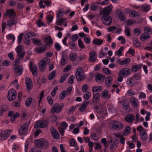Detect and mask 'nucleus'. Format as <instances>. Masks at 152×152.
<instances>
[{"instance_id":"nucleus-1","label":"nucleus","mask_w":152,"mask_h":152,"mask_svg":"<svg viewBox=\"0 0 152 152\" xmlns=\"http://www.w3.org/2000/svg\"><path fill=\"white\" fill-rule=\"evenodd\" d=\"M35 143L39 148L42 149H47L49 147V144L48 141L45 139H41L36 140Z\"/></svg>"},{"instance_id":"nucleus-2","label":"nucleus","mask_w":152,"mask_h":152,"mask_svg":"<svg viewBox=\"0 0 152 152\" xmlns=\"http://www.w3.org/2000/svg\"><path fill=\"white\" fill-rule=\"evenodd\" d=\"M64 106L63 103H61L60 105L58 103H55L53 106L50 109V112L52 113H60Z\"/></svg>"},{"instance_id":"nucleus-3","label":"nucleus","mask_w":152,"mask_h":152,"mask_svg":"<svg viewBox=\"0 0 152 152\" xmlns=\"http://www.w3.org/2000/svg\"><path fill=\"white\" fill-rule=\"evenodd\" d=\"M48 124V122L45 120H41L38 121L35 124L34 127L35 128H44L46 127Z\"/></svg>"},{"instance_id":"nucleus-4","label":"nucleus","mask_w":152,"mask_h":152,"mask_svg":"<svg viewBox=\"0 0 152 152\" xmlns=\"http://www.w3.org/2000/svg\"><path fill=\"white\" fill-rule=\"evenodd\" d=\"M75 76L77 80L79 81H82L84 79L85 77L81 68L79 67L77 68L75 74Z\"/></svg>"},{"instance_id":"nucleus-5","label":"nucleus","mask_w":152,"mask_h":152,"mask_svg":"<svg viewBox=\"0 0 152 152\" xmlns=\"http://www.w3.org/2000/svg\"><path fill=\"white\" fill-rule=\"evenodd\" d=\"M17 93L14 89H10L8 91L7 98L8 100L12 101L15 99L17 97Z\"/></svg>"},{"instance_id":"nucleus-6","label":"nucleus","mask_w":152,"mask_h":152,"mask_svg":"<svg viewBox=\"0 0 152 152\" xmlns=\"http://www.w3.org/2000/svg\"><path fill=\"white\" fill-rule=\"evenodd\" d=\"M103 23L105 25L109 26L112 22V18L110 15H103L102 18Z\"/></svg>"},{"instance_id":"nucleus-7","label":"nucleus","mask_w":152,"mask_h":152,"mask_svg":"<svg viewBox=\"0 0 152 152\" xmlns=\"http://www.w3.org/2000/svg\"><path fill=\"white\" fill-rule=\"evenodd\" d=\"M15 50L19 58L20 59L23 58L25 53V51L23 50L22 46L21 45H18L16 47Z\"/></svg>"},{"instance_id":"nucleus-8","label":"nucleus","mask_w":152,"mask_h":152,"mask_svg":"<svg viewBox=\"0 0 152 152\" xmlns=\"http://www.w3.org/2000/svg\"><path fill=\"white\" fill-rule=\"evenodd\" d=\"M112 127L115 130L121 129L123 127V124L120 122L116 121H114L112 122Z\"/></svg>"},{"instance_id":"nucleus-9","label":"nucleus","mask_w":152,"mask_h":152,"mask_svg":"<svg viewBox=\"0 0 152 152\" xmlns=\"http://www.w3.org/2000/svg\"><path fill=\"white\" fill-rule=\"evenodd\" d=\"M124 77L128 76L131 73V70L128 68H123L119 72Z\"/></svg>"},{"instance_id":"nucleus-10","label":"nucleus","mask_w":152,"mask_h":152,"mask_svg":"<svg viewBox=\"0 0 152 152\" xmlns=\"http://www.w3.org/2000/svg\"><path fill=\"white\" fill-rule=\"evenodd\" d=\"M29 125L28 124L25 123L19 129L18 132L19 134H25L27 131Z\"/></svg>"},{"instance_id":"nucleus-11","label":"nucleus","mask_w":152,"mask_h":152,"mask_svg":"<svg viewBox=\"0 0 152 152\" xmlns=\"http://www.w3.org/2000/svg\"><path fill=\"white\" fill-rule=\"evenodd\" d=\"M96 55L97 54L94 51L92 50L89 53V61L90 62H95L97 58Z\"/></svg>"},{"instance_id":"nucleus-12","label":"nucleus","mask_w":152,"mask_h":152,"mask_svg":"<svg viewBox=\"0 0 152 152\" xmlns=\"http://www.w3.org/2000/svg\"><path fill=\"white\" fill-rule=\"evenodd\" d=\"M9 132L8 130L2 131L0 134V140L2 141L7 139L10 135Z\"/></svg>"},{"instance_id":"nucleus-13","label":"nucleus","mask_w":152,"mask_h":152,"mask_svg":"<svg viewBox=\"0 0 152 152\" xmlns=\"http://www.w3.org/2000/svg\"><path fill=\"white\" fill-rule=\"evenodd\" d=\"M25 83L27 89L29 90L32 88L33 83L31 79L29 77H26L25 79Z\"/></svg>"},{"instance_id":"nucleus-14","label":"nucleus","mask_w":152,"mask_h":152,"mask_svg":"<svg viewBox=\"0 0 152 152\" xmlns=\"http://www.w3.org/2000/svg\"><path fill=\"white\" fill-rule=\"evenodd\" d=\"M47 49L46 47L44 45L43 47H36L35 48L34 50L37 53L41 54L45 53Z\"/></svg>"},{"instance_id":"nucleus-15","label":"nucleus","mask_w":152,"mask_h":152,"mask_svg":"<svg viewBox=\"0 0 152 152\" xmlns=\"http://www.w3.org/2000/svg\"><path fill=\"white\" fill-rule=\"evenodd\" d=\"M118 102L122 104L123 108L125 110L128 109L129 107V102L128 100L126 99H123L121 101H119Z\"/></svg>"},{"instance_id":"nucleus-16","label":"nucleus","mask_w":152,"mask_h":152,"mask_svg":"<svg viewBox=\"0 0 152 152\" xmlns=\"http://www.w3.org/2000/svg\"><path fill=\"white\" fill-rule=\"evenodd\" d=\"M5 15L6 16H9L10 18H14L15 16V13L13 9H7Z\"/></svg>"},{"instance_id":"nucleus-17","label":"nucleus","mask_w":152,"mask_h":152,"mask_svg":"<svg viewBox=\"0 0 152 152\" xmlns=\"http://www.w3.org/2000/svg\"><path fill=\"white\" fill-rule=\"evenodd\" d=\"M111 5H109L107 7H105L103 10L102 13L103 15H110V13L112 8L111 7Z\"/></svg>"},{"instance_id":"nucleus-18","label":"nucleus","mask_w":152,"mask_h":152,"mask_svg":"<svg viewBox=\"0 0 152 152\" xmlns=\"http://www.w3.org/2000/svg\"><path fill=\"white\" fill-rule=\"evenodd\" d=\"M95 77L96 81L99 83L103 81L104 78V75L99 73H97L95 75Z\"/></svg>"},{"instance_id":"nucleus-19","label":"nucleus","mask_w":152,"mask_h":152,"mask_svg":"<svg viewBox=\"0 0 152 152\" xmlns=\"http://www.w3.org/2000/svg\"><path fill=\"white\" fill-rule=\"evenodd\" d=\"M51 133L53 137L55 139H58L59 137V134L56 130L53 127L50 129Z\"/></svg>"},{"instance_id":"nucleus-20","label":"nucleus","mask_w":152,"mask_h":152,"mask_svg":"<svg viewBox=\"0 0 152 152\" xmlns=\"http://www.w3.org/2000/svg\"><path fill=\"white\" fill-rule=\"evenodd\" d=\"M29 67L33 75H36L37 74V70L36 65L34 64L33 65L31 62Z\"/></svg>"},{"instance_id":"nucleus-21","label":"nucleus","mask_w":152,"mask_h":152,"mask_svg":"<svg viewBox=\"0 0 152 152\" xmlns=\"http://www.w3.org/2000/svg\"><path fill=\"white\" fill-rule=\"evenodd\" d=\"M46 63L45 61L43 60L40 61L39 65V70L41 72L43 71L46 68Z\"/></svg>"},{"instance_id":"nucleus-22","label":"nucleus","mask_w":152,"mask_h":152,"mask_svg":"<svg viewBox=\"0 0 152 152\" xmlns=\"http://www.w3.org/2000/svg\"><path fill=\"white\" fill-rule=\"evenodd\" d=\"M135 117L134 115L131 114H129L125 118V121L129 123H132L135 119Z\"/></svg>"},{"instance_id":"nucleus-23","label":"nucleus","mask_w":152,"mask_h":152,"mask_svg":"<svg viewBox=\"0 0 152 152\" xmlns=\"http://www.w3.org/2000/svg\"><path fill=\"white\" fill-rule=\"evenodd\" d=\"M15 72L18 75L22 74L23 72V67L22 66H18L14 67Z\"/></svg>"},{"instance_id":"nucleus-24","label":"nucleus","mask_w":152,"mask_h":152,"mask_svg":"<svg viewBox=\"0 0 152 152\" xmlns=\"http://www.w3.org/2000/svg\"><path fill=\"white\" fill-rule=\"evenodd\" d=\"M151 36L147 32L142 33L140 36V39L142 41H145L147 39H149Z\"/></svg>"},{"instance_id":"nucleus-25","label":"nucleus","mask_w":152,"mask_h":152,"mask_svg":"<svg viewBox=\"0 0 152 152\" xmlns=\"http://www.w3.org/2000/svg\"><path fill=\"white\" fill-rule=\"evenodd\" d=\"M67 56L66 54H63L61 60V61L60 64L62 65H64L66 64L67 62Z\"/></svg>"},{"instance_id":"nucleus-26","label":"nucleus","mask_w":152,"mask_h":152,"mask_svg":"<svg viewBox=\"0 0 152 152\" xmlns=\"http://www.w3.org/2000/svg\"><path fill=\"white\" fill-rule=\"evenodd\" d=\"M130 101L132 105L134 107H137L138 104V101L135 98L131 97L130 99Z\"/></svg>"},{"instance_id":"nucleus-27","label":"nucleus","mask_w":152,"mask_h":152,"mask_svg":"<svg viewBox=\"0 0 152 152\" xmlns=\"http://www.w3.org/2000/svg\"><path fill=\"white\" fill-rule=\"evenodd\" d=\"M89 104V102L88 101H85L81 105L80 107L79 108V110L80 112L84 111L87 106Z\"/></svg>"},{"instance_id":"nucleus-28","label":"nucleus","mask_w":152,"mask_h":152,"mask_svg":"<svg viewBox=\"0 0 152 152\" xmlns=\"http://www.w3.org/2000/svg\"><path fill=\"white\" fill-rule=\"evenodd\" d=\"M117 61L118 63L119 64L124 65L129 63L130 60L129 58H126L122 61H120V59H119Z\"/></svg>"},{"instance_id":"nucleus-29","label":"nucleus","mask_w":152,"mask_h":152,"mask_svg":"<svg viewBox=\"0 0 152 152\" xmlns=\"http://www.w3.org/2000/svg\"><path fill=\"white\" fill-rule=\"evenodd\" d=\"M112 80V77L110 76H108L105 79V83L107 86L109 87L110 86L111 84V81Z\"/></svg>"},{"instance_id":"nucleus-30","label":"nucleus","mask_w":152,"mask_h":152,"mask_svg":"<svg viewBox=\"0 0 152 152\" xmlns=\"http://www.w3.org/2000/svg\"><path fill=\"white\" fill-rule=\"evenodd\" d=\"M103 40L98 38H95L93 41V42L95 44L99 45L102 44Z\"/></svg>"},{"instance_id":"nucleus-31","label":"nucleus","mask_w":152,"mask_h":152,"mask_svg":"<svg viewBox=\"0 0 152 152\" xmlns=\"http://www.w3.org/2000/svg\"><path fill=\"white\" fill-rule=\"evenodd\" d=\"M126 83L129 87H132L134 85V80L132 78H129L127 79Z\"/></svg>"},{"instance_id":"nucleus-32","label":"nucleus","mask_w":152,"mask_h":152,"mask_svg":"<svg viewBox=\"0 0 152 152\" xmlns=\"http://www.w3.org/2000/svg\"><path fill=\"white\" fill-rule=\"evenodd\" d=\"M45 44L48 46H49L53 44V40L50 37H46L45 39Z\"/></svg>"},{"instance_id":"nucleus-33","label":"nucleus","mask_w":152,"mask_h":152,"mask_svg":"<svg viewBox=\"0 0 152 152\" xmlns=\"http://www.w3.org/2000/svg\"><path fill=\"white\" fill-rule=\"evenodd\" d=\"M69 73H65L63 74L61 77L60 80V83H62L69 76Z\"/></svg>"},{"instance_id":"nucleus-34","label":"nucleus","mask_w":152,"mask_h":152,"mask_svg":"<svg viewBox=\"0 0 152 152\" xmlns=\"http://www.w3.org/2000/svg\"><path fill=\"white\" fill-rule=\"evenodd\" d=\"M100 98V94L99 93H96V94L94 93L93 97V102H97L99 100Z\"/></svg>"},{"instance_id":"nucleus-35","label":"nucleus","mask_w":152,"mask_h":152,"mask_svg":"<svg viewBox=\"0 0 152 152\" xmlns=\"http://www.w3.org/2000/svg\"><path fill=\"white\" fill-rule=\"evenodd\" d=\"M94 108L96 111L99 113H102L103 111V108L102 107L96 105L95 106Z\"/></svg>"},{"instance_id":"nucleus-36","label":"nucleus","mask_w":152,"mask_h":152,"mask_svg":"<svg viewBox=\"0 0 152 152\" xmlns=\"http://www.w3.org/2000/svg\"><path fill=\"white\" fill-rule=\"evenodd\" d=\"M66 22V18H61L56 20V23L58 25H61L63 23Z\"/></svg>"},{"instance_id":"nucleus-37","label":"nucleus","mask_w":152,"mask_h":152,"mask_svg":"<svg viewBox=\"0 0 152 152\" xmlns=\"http://www.w3.org/2000/svg\"><path fill=\"white\" fill-rule=\"evenodd\" d=\"M67 92L65 91H63L60 94L59 98L61 100L63 99L66 96Z\"/></svg>"},{"instance_id":"nucleus-38","label":"nucleus","mask_w":152,"mask_h":152,"mask_svg":"<svg viewBox=\"0 0 152 152\" xmlns=\"http://www.w3.org/2000/svg\"><path fill=\"white\" fill-rule=\"evenodd\" d=\"M124 48L123 47H121L118 50L116 51L115 53V55H118L119 56H121L122 55V52L124 50Z\"/></svg>"},{"instance_id":"nucleus-39","label":"nucleus","mask_w":152,"mask_h":152,"mask_svg":"<svg viewBox=\"0 0 152 152\" xmlns=\"http://www.w3.org/2000/svg\"><path fill=\"white\" fill-rule=\"evenodd\" d=\"M33 42L34 44L36 45L40 46L42 45V42L38 38L35 39L33 41Z\"/></svg>"},{"instance_id":"nucleus-40","label":"nucleus","mask_w":152,"mask_h":152,"mask_svg":"<svg viewBox=\"0 0 152 152\" xmlns=\"http://www.w3.org/2000/svg\"><path fill=\"white\" fill-rule=\"evenodd\" d=\"M141 138L144 140H146L148 137L146 132L145 131L144 132L140 134Z\"/></svg>"},{"instance_id":"nucleus-41","label":"nucleus","mask_w":152,"mask_h":152,"mask_svg":"<svg viewBox=\"0 0 152 152\" xmlns=\"http://www.w3.org/2000/svg\"><path fill=\"white\" fill-rule=\"evenodd\" d=\"M103 89V88L101 86L94 87L92 88V91L93 92L99 91Z\"/></svg>"},{"instance_id":"nucleus-42","label":"nucleus","mask_w":152,"mask_h":152,"mask_svg":"<svg viewBox=\"0 0 152 152\" xmlns=\"http://www.w3.org/2000/svg\"><path fill=\"white\" fill-rule=\"evenodd\" d=\"M131 129L130 127L129 126H127L124 131L123 134L125 136L128 135L131 131Z\"/></svg>"},{"instance_id":"nucleus-43","label":"nucleus","mask_w":152,"mask_h":152,"mask_svg":"<svg viewBox=\"0 0 152 152\" xmlns=\"http://www.w3.org/2000/svg\"><path fill=\"white\" fill-rule=\"evenodd\" d=\"M125 33L128 37L130 36L131 35L130 29L126 26L125 27Z\"/></svg>"},{"instance_id":"nucleus-44","label":"nucleus","mask_w":152,"mask_h":152,"mask_svg":"<svg viewBox=\"0 0 152 152\" xmlns=\"http://www.w3.org/2000/svg\"><path fill=\"white\" fill-rule=\"evenodd\" d=\"M77 58V55L75 53H71L70 54V60L72 61H74Z\"/></svg>"},{"instance_id":"nucleus-45","label":"nucleus","mask_w":152,"mask_h":152,"mask_svg":"<svg viewBox=\"0 0 152 152\" xmlns=\"http://www.w3.org/2000/svg\"><path fill=\"white\" fill-rule=\"evenodd\" d=\"M134 45L136 47H139L141 46L140 43L138 40L137 39H134L133 40Z\"/></svg>"},{"instance_id":"nucleus-46","label":"nucleus","mask_w":152,"mask_h":152,"mask_svg":"<svg viewBox=\"0 0 152 152\" xmlns=\"http://www.w3.org/2000/svg\"><path fill=\"white\" fill-rule=\"evenodd\" d=\"M118 17L120 20L122 21H124L125 20V15L124 12H120L118 15Z\"/></svg>"},{"instance_id":"nucleus-47","label":"nucleus","mask_w":152,"mask_h":152,"mask_svg":"<svg viewBox=\"0 0 152 152\" xmlns=\"http://www.w3.org/2000/svg\"><path fill=\"white\" fill-rule=\"evenodd\" d=\"M108 95V91L107 90H105L102 91L101 93V95L102 97L106 98Z\"/></svg>"},{"instance_id":"nucleus-48","label":"nucleus","mask_w":152,"mask_h":152,"mask_svg":"<svg viewBox=\"0 0 152 152\" xmlns=\"http://www.w3.org/2000/svg\"><path fill=\"white\" fill-rule=\"evenodd\" d=\"M56 72L54 70L49 75L48 79L50 80L53 78L55 75Z\"/></svg>"},{"instance_id":"nucleus-49","label":"nucleus","mask_w":152,"mask_h":152,"mask_svg":"<svg viewBox=\"0 0 152 152\" xmlns=\"http://www.w3.org/2000/svg\"><path fill=\"white\" fill-rule=\"evenodd\" d=\"M141 9L143 11L147 12L150 9V7L148 6H142L141 7Z\"/></svg>"},{"instance_id":"nucleus-50","label":"nucleus","mask_w":152,"mask_h":152,"mask_svg":"<svg viewBox=\"0 0 152 152\" xmlns=\"http://www.w3.org/2000/svg\"><path fill=\"white\" fill-rule=\"evenodd\" d=\"M19 115V114L18 113H15L13 115L11 118L10 120L11 121H15V119Z\"/></svg>"},{"instance_id":"nucleus-51","label":"nucleus","mask_w":152,"mask_h":152,"mask_svg":"<svg viewBox=\"0 0 152 152\" xmlns=\"http://www.w3.org/2000/svg\"><path fill=\"white\" fill-rule=\"evenodd\" d=\"M15 22L16 21L14 19L10 20L7 21V25L9 26H11L14 25Z\"/></svg>"},{"instance_id":"nucleus-52","label":"nucleus","mask_w":152,"mask_h":152,"mask_svg":"<svg viewBox=\"0 0 152 152\" xmlns=\"http://www.w3.org/2000/svg\"><path fill=\"white\" fill-rule=\"evenodd\" d=\"M32 101V99L31 98H30L27 99L25 102V104L26 106L29 107Z\"/></svg>"},{"instance_id":"nucleus-53","label":"nucleus","mask_w":152,"mask_h":152,"mask_svg":"<svg viewBox=\"0 0 152 152\" xmlns=\"http://www.w3.org/2000/svg\"><path fill=\"white\" fill-rule=\"evenodd\" d=\"M63 12L61 9L60 10L57 14L56 17L58 18H61L63 16Z\"/></svg>"},{"instance_id":"nucleus-54","label":"nucleus","mask_w":152,"mask_h":152,"mask_svg":"<svg viewBox=\"0 0 152 152\" xmlns=\"http://www.w3.org/2000/svg\"><path fill=\"white\" fill-rule=\"evenodd\" d=\"M98 6L96 5L94 3L91 4L90 9L91 10L95 11L98 7Z\"/></svg>"},{"instance_id":"nucleus-55","label":"nucleus","mask_w":152,"mask_h":152,"mask_svg":"<svg viewBox=\"0 0 152 152\" xmlns=\"http://www.w3.org/2000/svg\"><path fill=\"white\" fill-rule=\"evenodd\" d=\"M75 80V77L73 75H72L69 78L68 81L69 83L72 84L73 83Z\"/></svg>"},{"instance_id":"nucleus-56","label":"nucleus","mask_w":152,"mask_h":152,"mask_svg":"<svg viewBox=\"0 0 152 152\" xmlns=\"http://www.w3.org/2000/svg\"><path fill=\"white\" fill-rule=\"evenodd\" d=\"M102 71L105 73L106 75L110 74L111 73V71L108 68H104L102 69Z\"/></svg>"},{"instance_id":"nucleus-57","label":"nucleus","mask_w":152,"mask_h":152,"mask_svg":"<svg viewBox=\"0 0 152 152\" xmlns=\"http://www.w3.org/2000/svg\"><path fill=\"white\" fill-rule=\"evenodd\" d=\"M58 86H56L52 91L51 93V95L53 97H54L55 96L57 90L58 89Z\"/></svg>"},{"instance_id":"nucleus-58","label":"nucleus","mask_w":152,"mask_h":152,"mask_svg":"<svg viewBox=\"0 0 152 152\" xmlns=\"http://www.w3.org/2000/svg\"><path fill=\"white\" fill-rule=\"evenodd\" d=\"M78 44L79 46L82 49L85 48V46L84 45L83 43L80 39H79L78 40Z\"/></svg>"},{"instance_id":"nucleus-59","label":"nucleus","mask_w":152,"mask_h":152,"mask_svg":"<svg viewBox=\"0 0 152 152\" xmlns=\"http://www.w3.org/2000/svg\"><path fill=\"white\" fill-rule=\"evenodd\" d=\"M144 30L145 31L149 32L150 34H152V28L148 26H145L144 27Z\"/></svg>"},{"instance_id":"nucleus-60","label":"nucleus","mask_w":152,"mask_h":152,"mask_svg":"<svg viewBox=\"0 0 152 152\" xmlns=\"http://www.w3.org/2000/svg\"><path fill=\"white\" fill-rule=\"evenodd\" d=\"M78 35L77 34H75L71 36V39L72 40V42H75L77 40L78 38Z\"/></svg>"},{"instance_id":"nucleus-61","label":"nucleus","mask_w":152,"mask_h":152,"mask_svg":"<svg viewBox=\"0 0 152 152\" xmlns=\"http://www.w3.org/2000/svg\"><path fill=\"white\" fill-rule=\"evenodd\" d=\"M137 129L138 131L139 132L140 134L145 131L141 126H139L138 127H137Z\"/></svg>"},{"instance_id":"nucleus-62","label":"nucleus","mask_w":152,"mask_h":152,"mask_svg":"<svg viewBox=\"0 0 152 152\" xmlns=\"http://www.w3.org/2000/svg\"><path fill=\"white\" fill-rule=\"evenodd\" d=\"M36 23L39 27H40L41 26H45V24L43 22H42L40 19L38 20Z\"/></svg>"},{"instance_id":"nucleus-63","label":"nucleus","mask_w":152,"mask_h":152,"mask_svg":"<svg viewBox=\"0 0 152 152\" xmlns=\"http://www.w3.org/2000/svg\"><path fill=\"white\" fill-rule=\"evenodd\" d=\"M134 31L135 34L137 35H139L142 33V32L140 29L138 28H135Z\"/></svg>"},{"instance_id":"nucleus-64","label":"nucleus","mask_w":152,"mask_h":152,"mask_svg":"<svg viewBox=\"0 0 152 152\" xmlns=\"http://www.w3.org/2000/svg\"><path fill=\"white\" fill-rule=\"evenodd\" d=\"M47 99L50 105L51 106L53 103V99L51 96H48L47 97Z\"/></svg>"}]
</instances>
